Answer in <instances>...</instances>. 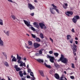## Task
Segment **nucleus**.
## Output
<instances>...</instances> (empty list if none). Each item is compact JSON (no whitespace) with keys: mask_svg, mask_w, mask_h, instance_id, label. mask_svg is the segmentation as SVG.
Wrapping results in <instances>:
<instances>
[{"mask_svg":"<svg viewBox=\"0 0 80 80\" xmlns=\"http://www.w3.org/2000/svg\"><path fill=\"white\" fill-rule=\"evenodd\" d=\"M51 6H52V7L53 8H50V11L52 13V14H55L56 12H55V11L54 10H55L56 11V12H57L58 13H60L59 10L57 8V6L54 5V4H52L51 5Z\"/></svg>","mask_w":80,"mask_h":80,"instance_id":"nucleus-1","label":"nucleus"},{"mask_svg":"<svg viewBox=\"0 0 80 80\" xmlns=\"http://www.w3.org/2000/svg\"><path fill=\"white\" fill-rule=\"evenodd\" d=\"M60 59L62 60V62L64 63H67L68 62V59L64 57V56L63 54L61 55Z\"/></svg>","mask_w":80,"mask_h":80,"instance_id":"nucleus-2","label":"nucleus"},{"mask_svg":"<svg viewBox=\"0 0 80 80\" xmlns=\"http://www.w3.org/2000/svg\"><path fill=\"white\" fill-rule=\"evenodd\" d=\"M47 58H49L50 61L52 63H54V60H55V58L53 56H51L48 55H47Z\"/></svg>","mask_w":80,"mask_h":80,"instance_id":"nucleus-3","label":"nucleus"},{"mask_svg":"<svg viewBox=\"0 0 80 80\" xmlns=\"http://www.w3.org/2000/svg\"><path fill=\"white\" fill-rule=\"evenodd\" d=\"M78 19H79V16H75L72 19V22L74 23H76Z\"/></svg>","mask_w":80,"mask_h":80,"instance_id":"nucleus-4","label":"nucleus"},{"mask_svg":"<svg viewBox=\"0 0 80 80\" xmlns=\"http://www.w3.org/2000/svg\"><path fill=\"white\" fill-rule=\"evenodd\" d=\"M70 46H71V48L72 49L73 52H76L77 50V48H76V47H77V46H76V45H75V43H74L73 46L72 44H71Z\"/></svg>","mask_w":80,"mask_h":80,"instance_id":"nucleus-5","label":"nucleus"},{"mask_svg":"<svg viewBox=\"0 0 80 80\" xmlns=\"http://www.w3.org/2000/svg\"><path fill=\"white\" fill-rule=\"evenodd\" d=\"M28 7L30 10H33L35 9V7L32 5L30 3H28Z\"/></svg>","mask_w":80,"mask_h":80,"instance_id":"nucleus-6","label":"nucleus"},{"mask_svg":"<svg viewBox=\"0 0 80 80\" xmlns=\"http://www.w3.org/2000/svg\"><path fill=\"white\" fill-rule=\"evenodd\" d=\"M23 22H24V23H25V24L27 25V27H29V26H30V22H27V21L25 20H23Z\"/></svg>","mask_w":80,"mask_h":80,"instance_id":"nucleus-7","label":"nucleus"},{"mask_svg":"<svg viewBox=\"0 0 80 80\" xmlns=\"http://www.w3.org/2000/svg\"><path fill=\"white\" fill-rule=\"evenodd\" d=\"M39 25L42 29L46 28V26L43 23H39Z\"/></svg>","mask_w":80,"mask_h":80,"instance_id":"nucleus-8","label":"nucleus"},{"mask_svg":"<svg viewBox=\"0 0 80 80\" xmlns=\"http://www.w3.org/2000/svg\"><path fill=\"white\" fill-rule=\"evenodd\" d=\"M33 45L34 48H37L40 46V44L36 42L34 43Z\"/></svg>","mask_w":80,"mask_h":80,"instance_id":"nucleus-9","label":"nucleus"},{"mask_svg":"<svg viewBox=\"0 0 80 80\" xmlns=\"http://www.w3.org/2000/svg\"><path fill=\"white\" fill-rule=\"evenodd\" d=\"M66 14L67 16L69 17L70 15H73V12H72L68 11L67 12H66Z\"/></svg>","mask_w":80,"mask_h":80,"instance_id":"nucleus-10","label":"nucleus"},{"mask_svg":"<svg viewBox=\"0 0 80 80\" xmlns=\"http://www.w3.org/2000/svg\"><path fill=\"white\" fill-rule=\"evenodd\" d=\"M39 72L41 76L43 77H45V75H44V73H43V71L39 70Z\"/></svg>","mask_w":80,"mask_h":80,"instance_id":"nucleus-11","label":"nucleus"},{"mask_svg":"<svg viewBox=\"0 0 80 80\" xmlns=\"http://www.w3.org/2000/svg\"><path fill=\"white\" fill-rule=\"evenodd\" d=\"M3 32L6 34V35L8 36V37L10 36V32L9 31H6V30H4Z\"/></svg>","mask_w":80,"mask_h":80,"instance_id":"nucleus-12","label":"nucleus"},{"mask_svg":"<svg viewBox=\"0 0 80 80\" xmlns=\"http://www.w3.org/2000/svg\"><path fill=\"white\" fill-rule=\"evenodd\" d=\"M14 68L17 72H18V71L21 70V69H20V68L18 67V65H15L14 67Z\"/></svg>","mask_w":80,"mask_h":80,"instance_id":"nucleus-13","label":"nucleus"},{"mask_svg":"<svg viewBox=\"0 0 80 80\" xmlns=\"http://www.w3.org/2000/svg\"><path fill=\"white\" fill-rule=\"evenodd\" d=\"M0 46H3V42L2 40V38L0 37Z\"/></svg>","mask_w":80,"mask_h":80,"instance_id":"nucleus-14","label":"nucleus"},{"mask_svg":"<svg viewBox=\"0 0 80 80\" xmlns=\"http://www.w3.org/2000/svg\"><path fill=\"white\" fill-rule=\"evenodd\" d=\"M62 6L64 9H66L67 8L68 4L67 3H64V5L63 4Z\"/></svg>","mask_w":80,"mask_h":80,"instance_id":"nucleus-15","label":"nucleus"},{"mask_svg":"<svg viewBox=\"0 0 80 80\" xmlns=\"http://www.w3.org/2000/svg\"><path fill=\"white\" fill-rule=\"evenodd\" d=\"M17 58L18 60H21L22 59V58L18 54H17Z\"/></svg>","mask_w":80,"mask_h":80,"instance_id":"nucleus-16","label":"nucleus"},{"mask_svg":"<svg viewBox=\"0 0 80 80\" xmlns=\"http://www.w3.org/2000/svg\"><path fill=\"white\" fill-rule=\"evenodd\" d=\"M36 60L38 62H39L40 63H41V62H42V63H43V60L42 59H37Z\"/></svg>","mask_w":80,"mask_h":80,"instance_id":"nucleus-17","label":"nucleus"},{"mask_svg":"<svg viewBox=\"0 0 80 80\" xmlns=\"http://www.w3.org/2000/svg\"><path fill=\"white\" fill-rule=\"evenodd\" d=\"M2 53L3 55H4V57H5L6 58V59H7V55L6 54V52H2Z\"/></svg>","mask_w":80,"mask_h":80,"instance_id":"nucleus-18","label":"nucleus"},{"mask_svg":"<svg viewBox=\"0 0 80 80\" xmlns=\"http://www.w3.org/2000/svg\"><path fill=\"white\" fill-rule=\"evenodd\" d=\"M11 17L13 19V20H16V19H17V20H18V19H17V18H16V17H15V16L14 15H12L11 16Z\"/></svg>","mask_w":80,"mask_h":80,"instance_id":"nucleus-19","label":"nucleus"},{"mask_svg":"<svg viewBox=\"0 0 80 80\" xmlns=\"http://www.w3.org/2000/svg\"><path fill=\"white\" fill-rule=\"evenodd\" d=\"M33 25H35V27L37 28H38V27H39L38 24L37 23L34 22L33 23Z\"/></svg>","mask_w":80,"mask_h":80,"instance_id":"nucleus-20","label":"nucleus"},{"mask_svg":"<svg viewBox=\"0 0 80 80\" xmlns=\"http://www.w3.org/2000/svg\"><path fill=\"white\" fill-rule=\"evenodd\" d=\"M12 62H17V58L15 56L13 57V58L12 59Z\"/></svg>","mask_w":80,"mask_h":80,"instance_id":"nucleus-21","label":"nucleus"},{"mask_svg":"<svg viewBox=\"0 0 80 80\" xmlns=\"http://www.w3.org/2000/svg\"><path fill=\"white\" fill-rule=\"evenodd\" d=\"M44 65L47 68H51L50 65H47L45 62H44Z\"/></svg>","mask_w":80,"mask_h":80,"instance_id":"nucleus-22","label":"nucleus"},{"mask_svg":"<svg viewBox=\"0 0 80 80\" xmlns=\"http://www.w3.org/2000/svg\"><path fill=\"white\" fill-rule=\"evenodd\" d=\"M55 77L57 79H59V78H60V77H59V76L58 75V74H56L55 75Z\"/></svg>","mask_w":80,"mask_h":80,"instance_id":"nucleus-23","label":"nucleus"},{"mask_svg":"<svg viewBox=\"0 0 80 80\" xmlns=\"http://www.w3.org/2000/svg\"><path fill=\"white\" fill-rule=\"evenodd\" d=\"M0 25L2 26L3 25V20L1 19H0Z\"/></svg>","mask_w":80,"mask_h":80,"instance_id":"nucleus-24","label":"nucleus"},{"mask_svg":"<svg viewBox=\"0 0 80 80\" xmlns=\"http://www.w3.org/2000/svg\"><path fill=\"white\" fill-rule=\"evenodd\" d=\"M19 73L21 77H23V73H22V72L21 71H19Z\"/></svg>","mask_w":80,"mask_h":80,"instance_id":"nucleus-25","label":"nucleus"},{"mask_svg":"<svg viewBox=\"0 0 80 80\" xmlns=\"http://www.w3.org/2000/svg\"><path fill=\"white\" fill-rule=\"evenodd\" d=\"M17 62L18 63H19L20 64L21 63H23V62H22V60H18Z\"/></svg>","mask_w":80,"mask_h":80,"instance_id":"nucleus-26","label":"nucleus"},{"mask_svg":"<svg viewBox=\"0 0 80 80\" xmlns=\"http://www.w3.org/2000/svg\"><path fill=\"white\" fill-rule=\"evenodd\" d=\"M28 43L29 45H30V46H32V42L31 41H29L28 42Z\"/></svg>","mask_w":80,"mask_h":80,"instance_id":"nucleus-27","label":"nucleus"},{"mask_svg":"<svg viewBox=\"0 0 80 80\" xmlns=\"http://www.w3.org/2000/svg\"><path fill=\"white\" fill-rule=\"evenodd\" d=\"M40 37L41 38H44V36H43V35L42 33H40Z\"/></svg>","mask_w":80,"mask_h":80,"instance_id":"nucleus-28","label":"nucleus"},{"mask_svg":"<svg viewBox=\"0 0 80 80\" xmlns=\"http://www.w3.org/2000/svg\"><path fill=\"white\" fill-rule=\"evenodd\" d=\"M36 39L37 42H40V39L38 38H36Z\"/></svg>","mask_w":80,"mask_h":80,"instance_id":"nucleus-29","label":"nucleus"},{"mask_svg":"<svg viewBox=\"0 0 80 80\" xmlns=\"http://www.w3.org/2000/svg\"><path fill=\"white\" fill-rule=\"evenodd\" d=\"M4 64L5 65V66H6V67H8L9 66L8 63V62H5Z\"/></svg>","mask_w":80,"mask_h":80,"instance_id":"nucleus-30","label":"nucleus"},{"mask_svg":"<svg viewBox=\"0 0 80 80\" xmlns=\"http://www.w3.org/2000/svg\"><path fill=\"white\" fill-rule=\"evenodd\" d=\"M67 40H69L70 38H71V36L70 35H68L67 36Z\"/></svg>","mask_w":80,"mask_h":80,"instance_id":"nucleus-31","label":"nucleus"},{"mask_svg":"<svg viewBox=\"0 0 80 80\" xmlns=\"http://www.w3.org/2000/svg\"><path fill=\"white\" fill-rule=\"evenodd\" d=\"M54 55L55 56H56V57H58V53L57 52H55L54 53Z\"/></svg>","mask_w":80,"mask_h":80,"instance_id":"nucleus-32","label":"nucleus"},{"mask_svg":"<svg viewBox=\"0 0 80 80\" xmlns=\"http://www.w3.org/2000/svg\"><path fill=\"white\" fill-rule=\"evenodd\" d=\"M43 49H41L39 51V53L40 54H42V52L43 51Z\"/></svg>","mask_w":80,"mask_h":80,"instance_id":"nucleus-33","label":"nucleus"},{"mask_svg":"<svg viewBox=\"0 0 80 80\" xmlns=\"http://www.w3.org/2000/svg\"><path fill=\"white\" fill-rule=\"evenodd\" d=\"M30 28L32 30H33V31H35V28L32 27H30Z\"/></svg>","mask_w":80,"mask_h":80,"instance_id":"nucleus-34","label":"nucleus"},{"mask_svg":"<svg viewBox=\"0 0 80 80\" xmlns=\"http://www.w3.org/2000/svg\"><path fill=\"white\" fill-rule=\"evenodd\" d=\"M31 35L33 38H36V36H35V35L33 34H31Z\"/></svg>","mask_w":80,"mask_h":80,"instance_id":"nucleus-35","label":"nucleus"},{"mask_svg":"<svg viewBox=\"0 0 80 80\" xmlns=\"http://www.w3.org/2000/svg\"><path fill=\"white\" fill-rule=\"evenodd\" d=\"M69 42L70 43H73V39H71L69 40Z\"/></svg>","mask_w":80,"mask_h":80,"instance_id":"nucleus-36","label":"nucleus"},{"mask_svg":"<svg viewBox=\"0 0 80 80\" xmlns=\"http://www.w3.org/2000/svg\"><path fill=\"white\" fill-rule=\"evenodd\" d=\"M26 47L27 48H28V49H30L31 48H32V47H29V46H27V45H26Z\"/></svg>","mask_w":80,"mask_h":80,"instance_id":"nucleus-37","label":"nucleus"},{"mask_svg":"<svg viewBox=\"0 0 80 80\" xmlns=\"http://www.w3.org/2000/svg\"><path fill=\"white\" fill-rule=\"evenodd\" d=\"M30 75L31 76H32V77H34V75H33V72H31L30 73Z\"/></svg>","mask_w":80,"mask_h":80,"instance_id":"nucleus-38","label":"nucleus"},{"mask_svg":"<svg viewBox=\"0 0 80 80\" xmlns=\"http://www.w3.org/2000/svg\"><path fill=\"white\" fill-rule=\"evenodd\" d=\"M26 78V76L24 77L23 78H21L22 80H26L25 78Z\"/></svg>","mask_w":80,"mask_h":80,"instance_id":"nucleus-39","label":"nucleus"},{"mask_svg":"<svg viewBox=\"0 0 80 80\" xmlns=\"http://www.w3.org/2000/svg\"><path fill=\"white\" fill-rule=\"evenodd\" d=\"M55 67H56V68H58L60 67V65H55Z\"/></svg>","mask_w":80,"mask_h":80,"instance_id":"nucleus-40","label":"nucleus"},{"mask_svg":"<svg viewBox=\"0 0 80 80\" xmlns=\"http://www.w3.org/2000/svg\"><path fill=\"white\" fill-rule=\"evenodd\" d=\"M28 73H30L31 72V70L30 69H28Z\"/></svg>","mask_w":80,"mask_h":80,"instance_id":"nucleus-41","label":"nucleus"},{"mask_svg":"<svg viewBox=\"0 0 80 80\" xmlns=\"http://www.w3.org/2000/svg\"><path fill=\"white\" fill-rule=\"evenodd\" d=\"M70 78L71 79H74V77L73 76H70Z\"/></svg>","mask_w":80,"mask_h":80,"instance_id":"nucleus-42","label":"nucleus"},{"mask_svg":"<svg viewBox=\"0 0 80 80\" xmlns=\"http://www.w3.org/2000/svg\"><path fill=\"white\" fill-rule=\"evenodd\" d=\"M72 32H73V33H74L75 32V30H74V29L72 28Z\"/></svg>","mask_w":80,"mask_h":80,"instance_id":"nucleus-43","label":"nucleus"},{"mask_svg":"<svg viewBox=\"0 0 80 80\" xmlns=\"http://www.w3.org/2000/svg\"><path fill=\"white\" fill-rule=\"evenodd\" d=\"M34 13H31L30 14V15H31V16H33V15H34Z\"/></svg>","mask_w":80,"mask_h":80,"instance_id":"nucleus-44","label":"nucleus"},{"mask_svg":"<svg viewBox=\"0 0 80 80\" xmlns=\"http://www.w3.org/2000/svg\"><path fill=\"white\" fill-rule=\"evenodd\" d=\"M49 53L50 54H52V53H53V52H52V51H50L49 52Z\"/></svg>","mask_w":80,"mask_h":80,"instance_id":"nucleus-45","label":"nucleus"},{"mask_svg":"<svg viewBox=\"0 0 80 80\" xmlns=\"http://www.w3.org/2000/svg\"><path fill=\"white\" fill-rule=\"evenodd\" d=\"M72 68H75V67H74V64H72Z\"/></svg>","mask_w":80,"mask_h":80,"instance_id":"nucleus-46","label":"nucleus"},{"mask_svg":"<svg viewBox=\"0 0 80 80\" xmlns=\"http://www.w3.org/2000/svg\"><path fill=\"white\" fill-rule=\"evenodd\" d=\"M50 40H51L52 42L53 43V39H52V38H49Z\"/></svg>","mask_w":80,"mask_h":80,"instance_id":"nucleus-47","label":"nucleus"},{"mask_svg":"<svg viewBox=\"0 0 80 80\" xmlns=\"http://www.w3.org/2000/svg\"><path fill=\"white\" fill-rule=\"evenodd\" d=\"M8 1V2H13V1L12 0H7Z\"/></svg>","mask_w":80,"mask_h":80,"instance_id":"nucleus-48","label":"nucleus"},{"mask_svg":"<svg viewBox=\"0 0 80 80\" xmlns=\"http://www.w3.org/2000/svg\"><path fill=\"white\" fill-rule=\"evenodd\" d=\"M27 78H30V77L29 76H27Z\"/></svg>","mask_w":80,"mask_h":80,"instance_id":"nucleus-49","label":"nucleus"},{"mask_svg":"<svg viewBox=\"0 0 80 80\" xmlns=\"http://www.w3.org/2000/svg\"><path fill=\"white\" fill-rule=\"evenodd\" d=\"M20 67H23V63H21L20 65Z\"/></svg>","mask_w":80,"mask_h":80,"instance_id":"nucleus-50","label":"nucleus"},{"mask_svg":"<svg viewBox=\"0 0 80 80\" xmlns=\"http://www.w3.org/2000/svg\"><path fill=\"white\" fill-rule=\"evenodd\" d=\"M23 74L24 75H27V73H26V72H25V71H24Z\"/></svg>","mask_w":80,"mask_h":80,"instance_id":"nucleus-51","label":"nucleus"},{"mask_svg":"<svg viewBox=\"0 0 80 80\" xmlns=\"http://www.w3.org/2000/svg\"><path fill=\"white\" fill-rule=\"evenodd\" d=\"M22 65L23 66H24V67H25V63H23Z\"/></svg>","mask_w":80,"mask_h":80,"instance_id":"nucleus-52","label":"nucleus"},{"mask_svg":"<svg viewBox=\"0 0 80 80\" xmlns=\"http://www.w3.org/2000/svg\"><path fill=\"white\" fill-rule=\"evenodd\" d=\"M75 43L76 44H78V41H75Z\"/></svg>","mask_w":80,"mask_h":80,"instance_id":"nucleus-53","label":"nucleus"},{"mask_svg":"<svg viewBox=\"0 0 80 80\" xmlns=\"http://www.w3.org/2000/svg\"><path fill=\"white\" fill-rule=\"evenodd\" d=\"M26 60H26V58H24L23 59V60H24V61H26Z\"/></svg>","mask_w":80,"mask_h":80,"instance_id":"nucleus-54","label":"nucleus"},{"mask_svg":"<svg viewBox=\"0 0 80 80\" xmlns=\"http://www.w3.org/2000/svg\"><path fill=\"white\" fill-rule=\"evenodd\" d=\"M60 61H62V60H61L60 58V59L58 61V62H60Z\"/></svg>","mask_w":80,"mask_h":80,"instance_id":"nucleus-55","label":"nucleus"},{"mask_svg":"<svg viewBox=\"0 0 80 80\" xmlns=\"http://www.w3.org/2000/svg\"><path fill=\"white\" fill-rule=\"evenodd\" d=\"M33 79H32V80H35V77H33Z\"/></svg>","mask_w":80,"mask_h":80,"instance_id":"nucleus-56","label":"nucleus"},{"mask_svg":"<svg viewBox=\"0 0 80 80\" xmlns=\"http://www.w3.org/2000/svg\"><path fill=\"white\" fill-rule=\"evenodd\" d=\"M74 56H76V53L75 52L73 53Z\"/></svg>","mask_w":80,"mask_h":80,"instance_id":"nucleus-57","label":"nucleus"},{"mask_svg":"<svg viewBox=\"0 0 80 80\" xmlns=\"http://www.w3.org/2000/svg\"><path fill=\"white\" fill-rule=\"evenodd\" d=\"M8 80H11L10 78H9V77H8Z\"/></svg>","mask_w":80,"mask_h":80,"instance_id":"nucleus-58","label":"nucleus"},{"mask_svg":"<svg viewBox=\"0 0 80 80\" xmlns=\"http://www.w3.org/2000/svg\"><path fill=\"white\" fill-rule=\"evenodd\" d=\"M75 40H78V38L76 37V38H75Z\"/></svg>","mask_w":80,"mask_h":80,"instance_id":"nucleus-59","label":"nucleus"},{"mask_svg":"<svg viewBox=\"0 0 80 80\" xmlns=\"http://www.w3.org/2000/svg\"><path fill=\"white\" fill-rule=\"evenodd\" d=\"M27 35H28V37H29L30 35H29V34H26Z\"/></svg>","mask_w":80,"mask_h":80,"instance_id":"nucleus-60","label":"nucleus"},{"mask_svg":"<svg viewBox=\"0 0 80 80\" xmlns=\"http://www.w3.org/2000/svg\"><path fill=\"white\" fill-rule=\"evenodd\" d=\"M11 58H13V55H12L11 56Z\"/></svg>","mask_w":80,"mask_h":80,"instance_id":"nucleus-61","label":"nucleus"},{"mask_svg":"<svg viewBox=\"0 0 80 80\" xmlns=\"http://www.w3.org/2000/svg\"><path fill=\"white\" fill-rule=\"evenodd\" d=\"M64 73H65V74H67V72H66V71H64Z\"/></svg>","mask_w":80,"mask_h":80,"instance_id":"nucleus-62","label":"nucleus"},{"mask_svg":"<svg viewBox=\"0 0 80 80\" xmlns=\"http://www.w3.org/2000/svg\"><path fill=\"white\" fill-rule=\"evenodd\" d=\"M34 2H37V1L36 0H35Z\"/></svg>","mask_w":80,"mask_h":80,"instance_id":"nucleus-63","label":"nucleus"},{"mask_svg":"<svg viewBox=\"0 0 80 80\" xmlns=\"http://www.w3.org/2000/svg\"><path fill=\"white\" fill-rule=\"evenodd\" d=\"M61 79H62V78H63V77H61Z\"/></svg>","mask_w":80,"mask_h":80,"instance_id":"nucleus-64","label":"nucleus"}]
</instances>
